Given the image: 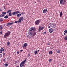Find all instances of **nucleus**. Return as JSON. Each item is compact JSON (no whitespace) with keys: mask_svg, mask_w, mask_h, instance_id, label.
<instances>
[{"mask_svg":"<svg viewBox=\"0 0 67 67\" xmlns=\"http://www.w3.org/2000/svg\"><path fill=\"white\" fill-rule=\"evenodd\" d=\"M56 24L55 23H50L48 25V28H53L56 27Z\"/></svg>","mask_w":67,"mask_h":67,"instance_id":"obj_1","label":"nucleus"},{"mask_svg":"<svg viewBox=\"0 0 67 67\" xmlns=\"http://www.w3.org/2000/svg\"><path fill=\"white\" fill-rule=\"evenodd\" d=\"M8 32L5 33L4 36V38H6L8 37L11 33V32L9 31H8Z\"/></svg>","mask_w":67,"mask_h":67,"instance_id":"obj_2","label":"nucleus"},{"mask_svg":"<svg viewBox=\"0 0 67 67\" xmlns=\"http://www.w3.org/2000/svg\"><path fill=\"white\" fill-rule=\"evenodd\" d=\"M40 20H36L35 22V24L36 25H38L39 24V23H40Z\"/></svg>","mask_w":67,"mask_h":67,"instance_id":"obj_3","label":"nucleus"},{"mask_svg":"<svg viewBox=\"0 0 67 67\" xmlns=\"http://www.w3.org/2000/svg\"><path fill=\"white\" fill-rule=\"evenodd\" d=\"M29 31H33L34 32L36 31V28L35 27L34 28L33 27H31L29 29Z\"/></svg>","mask_w":67,"mask_h":67,"instance_id":"obj_4","label":"nucleus"},{"mask_svg":"<svg viewBox=\"0 0 67 67\" xmlns=\"http://www.w3.org/2000/svg\"><path fill=\"white\" fill-rule=\"evenodd\" d=\"M20 13V12L19 11H16L15 12H13L12 13V14L13 15H15L16 14H18Z\"/></svg>","mask_w":67,"mask_h":67,"instance_id":"obj_5","label":"nucleus"},{"mask_svg":"<svg viewBox=\"0 0 67 67\" xmlns=\"http://www.w3.org/2000/svg\"><path fill=\"white\" fill-rule=\"evenodd\" d=\"M44 27H41L40 26H39V29L38 30V32H40V31L44 29Z\"/></svg>","mask_w":67,"mask_h":67,"instance_id":"obj_6","label":"nucleus"},{"mask_svg":"<svg viewBox=\"0 0 67 67\" xmlns=\"http://www.w3.org/2000/svg\"><path fill=\"white\" fill-rule=\"evenodd\" d=\"M24 20V18L23 17H21L19 19V22H21V21H23Z\"/></svg>","mask_w":67,"mask_h":67,"instance_id":"obj_7","label":"nucleus"},{"mask_svg":"<svg viewBox=\"0 0 67 67\" xmlns=\"http://www.w3.org/2000/svg\"><path fill=\"white\" fill-rule=\"evenodd\" d=\"M27 46L28 44L27 43H25L23 45V48H26V47H27Z\"/></svg>","mask_w":67,"mask_h":67,"instance_id":"obj_8","label":"nucleus"},{"mask_svg":"<svg viewBox=\"0 0 67 67\" xmlns=\"http://www.w3.org/2000/svg\"><path fill=\"white\" fill-rule=\"evenodd\" d=\"M54 31V29H49V31L50 33L53 32Z\"/></svg>","mask_w":67,"mask_h":67,"instance_id":"obj_9","label":"nucleus"},{"mask_svg":"<svg viewBox=\"0 0 67 67\" xmlns=\"http://www.w3.org/2000/svg\"><path fill=\"white\" fill-rule=\"evenodd\" d=\"M26 60L25 59L24 61H23L21 63L24 62V63L23 64H22L21 65H22L23 67H24V64H25L26 63Z\"/></svg>","mask_w":67,"mask_h":67,"instance_id":"obj_10","label":"nucleus"},{"mask_svg":"<svg viewBox=\"0 0 67 67\" xmlns=\"http://www.w3.org/2000/svg\"><path fill=\"white\" fill-rule=\"evenodd\" d=\"M4 51V49L3 48H2L0 49V53H2V52Z\"/></svg>","mask_w":67,"mask_h":67,"instance_id":"obj_11","label":"nucleus"},{"mask_svg":"<svg viewBox=\"0 0 67 67\" xmlns=\"http://www.w3.org/2000/svg\"><path fill=\"white\" fill-rule=\"evenodd\" d=\"M28 34L30 36H32V35H33V33L32 32L29 31L28 32Z\"/></svg>","mask_w":67,"mask_h":67,"instance_id":"obj_12","label":"nucleus"},{"mask_svg":"<svg viewBox=\"0 0 67 67\" xmlns=\"http://www.w3.org/2000/svg\"><path fill=\"white\" fill-rule=\"evenodd\" d=\"M7 44L8 47H10V43L9 41L7 42Z\"/></svg>","mask_w":67,"mask_h":67,"instance_id":"obj_13","label":"nucleus"},{"mask_svg":"<svg viewBox=\"0 0 67 67\" xmlns=\"http://www.w3.org/2000/svg\"><path fill=\"white\" fill-rule=\"evenodd\" d=\"M47 9H44L43 11V13H45L47 12Z\"/></svg>","mask_w":67,"mask_h":67,"instance_id":"obj_14","label":"nucleus"},{"mask_svg":"<svg viewBox=\"0 0 67 67\" xmlns=\"http://www.w3.org/2000/svg\"><path fill=\"white\" fill-rule=\"evenodd\" d=\"M36 35V32H34L33 33V34L32 35V36H35Z\"/></svg>","mask_w":67,"mask_h":67,"instance_id":"obj_15","label":"nucleus"},{"mask_svg":"<svg viewBox=\"0 0 67 67\" xmlns=\"http://www.w3.org/2000/svg\"><path fill=\"white\" fill-rule=\"evenodd\" d=\"M3 27L2 25H0V30H3Z\"/></svg>","mask_w":67,"mask_h":67,"instance_id":"obj_16","label":"nucleus"},{"mask_svg":"<svg viewBox=\"0 0 67 67\" xmlns=\"http://www.w3.org/2000/svg\"><path fill=\"white\" fill-rule=\"evenodd\" d=\"M21 16V14H18L17 15V17H20Z\"/></svg>","mask_w":67,"mask_h":67,"instance_id":"obj_17","label":"nucleus"},{"mask_svg":"<svg viewBox=\"0 0 67 67\" xmlns=\"http://www.w3.org/2000/svg\"><path fill=\"white\" fill-rule=\"evenodd\" d=\"M5 15L1 14V15H0V18H3L4 17Z\"/></svg>","mask_w":67,"mask_h":67,"instance_id":"obj_18","label":"nucleus"},{"mask_svg":"<svg viewBox=\"0 0 67 67\" xmlns=\"http://www.w3.org/2000/svg\"><path fill=\"white\" fill-rule=\"evenodd\" d=\"M63 15V14H62V11L60 13V17H62V16Z\"/></svg>","mask_w":67,"mask_h":67,"instance_id":"obj_19","label":"nucleus"},{"mask_svg":"<svg viewBox=\"0 0 67 67\" xmlns=\"http://www.w3.org/2000/svg\"><path fill=\"white\" fill-rule=\"evenodd\" d=\"M8 17H9L7 15H6L5 16V17H4V18L6 19L8 18Z\"/></svg>","mask_w":67,"mask_h":67,"instance_id":"obj_20","label":"nucleus"},{"mask_svg":"<svg viewBox=\"0 0 67 67\" xmlns=\"http://www.w3.org/2000/svg\"><path fill=\"white\" fill-rule=\"evenodd\" d=\"M24 63L23 62H21L20 64V67H22L21 65H22V64H24Z\"/></svg>","mask_w":67,"mask_h":67,"instance_id":"obj_21","label":"nucleus"},{"mask_svg":"<svg viewBox=\"0 0 67 67\" xmlns=\"http://www.w3.org/2000/svg\"><path fill=\"white\" fill-rule=\"evenodd\" d=\"M63 0H61L60 1V4H63Z\"/></svg>","mask_w":67,"mask_h":67,"instance_id":"obj_22","label":"nucleus"},{"mask_svg":"<svg viewBox=\"0 0 67 67\" xmlns=\"http://www.w3.org/2000/svg\"><path fill=\"white\" fill-rule=\"evenodd\" d=\"M12 12V10H9L6 12V13H9V12Z\"/></svg>","mask_w":67,"mask_h":67,"instance_id":"obj_23","label":"nucleus"},{"mask_svg":"<svg viewBox=\"0 0 67 67\" xmlns=\"http://www.w3.org/2000/svg\"><path fill=\"white\" fill-rule=\"evenodd\" d=\"M4 65H5V67H7V66L8 65V64H7V63H6L5 64H4Z\"/></svg>","mask_w":67,"mask_h":67,"instance_id":"obj_24","label":"nucleus"},{"mask_svg":"<svg viewBox=\"0 0 67 67\" xmlns=\"http://www.w3.org/2000/svg\"><path fill=\"white\" fill-rule=\"evenodd\" d=\"M53 53V52L52 51H49V54H52Z\"/></svg>","mask_w":67,"mask_h":67,"instance_id":"obj_25","label":"nucleus"},{"mask_svg":"<svg viewBox=\"0 0 67 67\" xmlns=\"http://www.w3.org/2000/svg\"><path fill=\"white\" fill-rule=\"evenodd\" d=\"M8 15H9V16H11L12 15V13L11 12H10L9 13H8Z\"/></svg>","mask_w":67,"mask_h":67,"instance_id":"obj_26","label":"nucleus"},{"mask_svg":"<svg viewBox=\"0 0 67 67\" xmlns=\"http://www.w3.org/2000/svg\"><path fill=\"white\" fill-rule=\"evenodd\" d=\"M64 39L65 41L67 40V36L64 37Z\"/></svg>","mask_w":67,"mask_h":67,"instance_id":"obj_27","label":"nucleus"},{"mask_svg":"<svg viewBox=\"0 0 67 67\" xmlns=\"http://www.w3.org/2000/svg\"><path fill=\"white\" fill-rule=\"evenodd\" d=\"M3 20L2 18H1L0 19V22H2L3 21Z\"/></svg>","mask_w":67,"mask_h":67,"instance_id":"obj_28","label":"nucleus"},{"mask_svg":"<svg viewBox=\"0 0 67 67\" xmlns=\"http://www.w3.org/2000/svg\"><path fill=\"white\" fill-rule=\"evenodd\" d=\"M34 53H35V55H36L37 54V50H36L34 52Z\"/></svg>","mask_w":67,"mask_h":67,"instance_id":"obj_29","label":"nucleus"},{"mask_svg":"<svg viewBox=\"0 0 67 67\" xmlns=\"http://www.w3.org/2000/svg\"><path fill=\"white\" fill-rule=\"evenodd\" d=\"M18 22V23H20V22H19V20H18V21H15L14 22V23H17Z\"/></svg>","mask_w":67,"mask_h":67,"instance_id":"obj_30","label":"nucleus"},{"mask_svg":"<svg viewBox=\"0 0 67 67\" xmlns=\"http://www.w3.org/2000/svg\"><path fill=\"white\" fill-rule=\"evenodd\" d=\"M2 14H6V13L5 12H2Z\"/></svg>","mask_w":67,"mask_h":67,"instance_id":"obj_31","label":"nucleus"},{"mask_svg":"<svg viewBox=\"0 0 67 67\" xmlns=\"http://www.w3.org/2000/svg\"><path fill=\"white\" fill-rule=\"evenodd\" d=\"M63 2H63V5L65 4L66 1H65V0H64L63 1Z\"/></svg>","mask_w":67,"mask_h":67,"instance_id":"obj_32","label":"nucleus"},{"mask_svg":"<svg viewBox=\"0 0 67 67\" xmlns=\"http://www.w3.org/2000/svg\"><path fill=\"white\" fill-rule=\"evenodd\" d=\"M27 37L29 39H30V38H31L29 37V35H27Z\"/></svg>","mask_w":67,"mask_h":67,"instance_id":"obj_33","label":"nucleus"},{"mask_svg":"<svg viewBox=\"0 0 67 67\" xmlns=\"http://www.w3.org/2000/svg\"><path fill=\"white\" fill-rule=\"evenodd\" d=\"M64 32L65 33L67 34V30H65L64 31Z\"/></svg>","mask_w":67,"mask_h":67,"instance_id":"obj_34","label":"nucleus"},{"mask_svg":"<svg viewBox=\"0 0 67 67\" xmlns=\"http://www.w3.org/2000/svg\"><path fill=\"white\" fill-rule=\"evenodd\" d=\"M9 23L10 24V25H13V22H12L11 23Z\"/></svg>","mask_w":67,"mask_h":67,"instance_id":"obj_35","label":"nucleus"},{"mask_svg":"<svg viewBox=\"0 0 67 67\" xmlns=\"http://www.w3.org/2000/svg\"><path fill=\"white\" fill-rule=\"evenodd\" d=\"M16 53L17 54H19L20 53L19 51H17Z\"/></svg>","mask_w":67,"mask_h":67,"instance_id":"obj_36","label":"nucleus"},{"mask_svg":"<svg viewBox=\"0 0 67 67\" xmlns=\"http://www.w3.org/2000/svg\"><path fill=\"white\" fill-rule=\"evenodd\" d=\"M60 51H58L57 52L58 53H60Z\"/></svg>","mask_w":67,"mask_h":67,"instance_id":"obj_37","label":"nucleus"},{"mask_svg":"<svg viewBox=\"0 0 67 67\" xmlns=\"http://www.w3.org/2000/svg\"><path fill=\"white\" fill-rule=\"evenodd\" d=\"M2 57V54H0V58H1Z\"/></svg>","mask_w":67,"mask_h":67,"instance_id":"obj_38","label":"nucleus"},{"mask_svg":"<svg viewBox=\"0 0 67 67\" xmlns=\"http://www.w3.org/2000/svg\"><path fill=\"white\" fill-rule=\"evenodd\" d=\"M24 12H23L21 13V14L22 15H24Z\"/></svg>","mask_w":67,"mask_h":67,"instance_id":"obj_39","label":"nucleus"},{"mask_svg":"<svg viewBox=\"0 0 67 67\" xmlns=\"http://www.w3.org/2000/svg\"><path fill=\"white\" fill-rule=\"evenodd\" d=\"M7 24V26H9V25H11L10 24H9V23Z\"/></svg>","mask_w":67,"mask_h":67,"instance_id":"obj_40","label":"nucleus"},{"mask_svg":"<svg viewBox=\"0 0 67 67\" xmlns=\"http://www.w3.org/2000/svg\"><path fill=\"white\" fill-rule=\"evenodd\" d=\"M52 61V60L51 59H50L49 60V62H51Z\"/></svg>","mask_w":67,"mask_h":67,"instance_id":"obj_41","label":"nucleus"},{"mask_svg":"<svg viewBox=\"0 0 67 67\" xmlns=\"http://www.w3.org/2000/svg\"><path fill=\"white\" fill-rule=\"evenodd\" d=\"M0 34H1V35L2 34V31H1V32H0Z\"/></svg>","mask_w":67,"mask_h":67,"instance_id":"obj_42","label":"nucleus"},{"mask_svg":"<svg viewBox=\"0 0 67 67\" xmlns=\"http://www.w3.org/2000/svg\"><path fill=\"white\" fill-rule=\"evenodd\" d=\"M46 34V32H44L43 33V34Z\"/></svg>","mask_w":67,"mask_h":67,"instance_id":"obj_43","label":"nucleus"},{"mask_svg":"<svg viewBox=\"0 0 67 67\" xmlns=\"http://www.w3.org/2000/svg\"><path fill=\"white\" fill-rule=\"evenodd\" d=\"M23 50H20V52H23Z\"/></svg>","mask_w":67,"mask_h":67,"instance_id":"obj_44","label":"nucleus"},{"mask_svg":"<svg viewBox=\"0 0 67 67\" xmlns=\"http://www.w3.org/2000/svg\"><path fill=\"white\" fill-rule=\"evenodd\" d=\"M28 57H30V54H28Z\"/></svg>","mask_w":67,"mask_h":67,"instance_id":"obj_45","label":"nucleus"},{"mask_svg":"<svg viewBox=\"0 0 67 67\" xmlns=\"http://www.w3.org/2000/svg\"><path fill=\"white\" fill-rule=\"evenodd\" d=\"M3 61H5V59H3Z\"/></svg>","mask_w":67,"mask_h":67,"instance_id":"obj_46","label":"nucleus"},{"mask_svg":"<svg viewBox=\"0 0 67 67\" xmlns=\"http://www.w3.org/2000/svg\"><path fill=\"white\" fill-rule=\"evenodd\" d=\"M0 11H1V12L2 11V9H0Z\"/></svg>","mask_w":67,"mask_h":67,"instance_id":"obj_47","label":"nucleus"},{"mask_svg":"<svg viewBox=\"0 0 67 67\" xmlns=\"http://www.w3.org/2000/svg\"><path fill=\"white\" fill-rule=\"evenodd\" d=\"M48 45H50V43H48V44H47Z\"/></svg>","mask_w":67,"mask_h":67,"instance_id":"obj_48","label":"nucleus"},{"mask_svg":"<svg viewBox=\"0 0 67 67\" xmlns=\"http://www.w3.org/2000/svg\"><path fill=\"white\" fill-rule=\"evenodd\" d=\"M39 52V50H37V53H38V52Z\"/></svg>","mask_w":67,"mask_h":67,"instance_id":"obj_49","label":"nucleus"},{"mask_svg":"<svg viewBox=\"0 0 67 67\" xmlns=\"http://www.w3.org/2000/svg\"><path fill=\"white\" fill-rule=\"evenodd\" d=\"M4 9H5L6 8L5 7H4Z\"/></svg>","mask_w":67,"mask_h":67,"instance_id":"obj_50","label":"nucleus"},{"mask_svg":"<svg viewBox=\"0 0 67 67\" xmlns=\"http://www.w3.org/2000/svg\"><path fill=\"white\" fill-rule=\"evenodd\" d=\"M64 35H65V33H64Z\"/></svg>","mask_w":67,"mask_h":67,"instance_id":"obj_51","label":"nucleus"},{"mask_svg":"<svg viewBox=\"0 0 67 67\" xmlns=\"http://www.w3.org/2000/svg\"><path fill=\"white\" fill-rule=\"evenodd\" d=\"M16 67H19V66H16Z\"/></svg>","mask_w":67,"mask_h":67,"instance_id":"obj_52","label":"nucleus"},{"mask_svg":"<svg viewBox=\"0 0 67 67\" xmlns=\"http://www.w3.org/2000/svg\"><path fill=\"white\" fill-rule=\"evenodd\" d=\"M49 0V1H52V0Z\"/></svg>","mask_w":67,"mask_h":67,"instance_id":"obj_53","label":"nucleus"},{"mask_svg":"<svg viewBox=\"0 0 67 67\" xmlns=\"http://www.w3.org/2000/svg\"><path fill=\"white\" fill-rule=\"evenodd\" d=\"M4 55H5V54H4Z\"/></svg>","mask_w":67,"mask_h":67,"instance_id":"obj_54","label":"nucleus"},{"mask_svg":"<svg viewBox=\"0 0 67 67\" xmlns=\"http://www.w3.org/2000/svg\"><path fill=\"white\" fill-rule=\"evenodd\" d=\"M1 42H0V44H1Z\"/></svg>","mask_w":67,"mask_h":67,"instance_id":"obj_55","label":"nucleus"},{"mask_svg":"<svg viewBox=\"0 0 67 67\" xmlns=\"http://www.w3.org/2000/svg\"><path fill=\"white\" fill-rule=\"evenodd\" d=\"M1 61V59H0V62Z\"/></svg>","mask_w":67,"mask_h":67,"instance_id":"obj_56","label":"nucleus"}]
</instances>
